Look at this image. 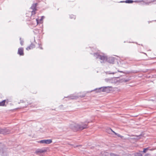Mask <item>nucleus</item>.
<instances>
[{"label":"nucleus","mask_w":156,"mask_h":156,"mask_svg":"<svg viewBox=\"0 0 156 156\" xmlns=\"http://www.w3.org/2000/svg\"><path fill=\"white\" fill-rule=\"evenodd\" d=\"M87 124L81 123V124H77L76 123H73L70 126V128L74 131H76L78 130H83V129L87 128Z\"/></svg>","instance_id":"obj_1"},{"label":"nucleus","mask_w":156,"mask_h":156,"mask_svg":"<svg viewBox=\"0 0 156 156\" xmlns=\"http://www.w3.org/2000/svg\"><path fill=\"white\" fill-rule=\"evenodd\" d=\"M112 87L111 86H107L101 87L98 89H96L97 92H100L101 91L108 93L112 90Z\"/></svg>","instance_id":"obj_2"},{"label":"nucleus","mask_w":156,"mask_h":156,"mask_svg":"<svg viewBox=\"0 0 156 156\" xmlns=\"http://www.w3.org/2000/svg\"><path fill=\"white\" fill-rule=\"evenodd\" d=\"M94 56L97 58H99L102 61L101 62H103L105 61L106 60L107 58L106 57L104 56H102L100 55L98 53H96L94 54Z\"/></svg>","instance_id":"obj_3"},{"label":"nucleus","mask_w":156,"mask_h":156,"mask_svg":"<svg viewBox=\"0 0 156 156\" xmlns=\"http://www.w3.org/2000/svg\"><path fill=\"white\" fill-rule=\"evenodd\" d=\"M52 142V140H41L38 141V143L40 144H49Z\"/></svg>","instance_id":"obj_4"},{"label":"nucleus","mask_w":156,"mask_h":156,"mask_svg":"<svg viewBox=\"0 0 156 156\" xmlns=\"http://www.w3.org/2000/svg\"><path fill=\"white\" fill-rule=\"evenodd\" d=\"M115 79L114 78H106L105 79V81L107 83H115Z\"/></svg>","instance_id":"obj_5"},{"label":"nucleus","mask_w":156,"mask_h":156,"mask_svg":"<svg viewBox=\"0 0 156 156\" xmlns=\"http://www.w3.org/2000/svg\"><path fill=\"white\" fill-rule=\"evenodd\" d=\"M46 150L44 148L39 149L36 151L35 153L37 154L42 153L46 152Z\"/></svg>","instance_id":"obj_6"},{"label":"nucleus","mask_w":156,"mask_h":156,"mask_svg":"<svg viewBox=\"0 0 156 156\" xmlns=\"http://www.w3.org/2000/svg\"><path fill=\"white\" fill-rule=\"evenodd\" d=\"M9 133V129H0V133L2 134L8 133Z\"/></svg>","instance_id":"obj_7"},{"label":"nucleus","mask_w":156,"mask_h":156,"mask_svg":"<svg viewBox=\"0 0 156 156\" xmlns=\"http://www.w3.org/2000/svg\"><path fill=\"white\" fill-rule=\"evenodd\" d=\"M18 54L20 55H24L23 53V48H20L18 49Z\"/></svg>","instance_id":"obj_8"},{"label":"nucleus","mask_w":156,"mask_h":156,"mask_svg":"<svg viewBox=\"0 0 156 156\" xmlns=\"http://www.w3.org/2000/svg\"><path fill=\"white\" fill-rule=\"evenodd\" d=\"M35 47L34 45L31 44L30 46L28 47L26 49L27 50H29L31 49H33Z\"/></svg>","instance_id":"obj_9"},{"label":"nucleus","mask_w":156,"mask_h":156,"mask_svg":"<svg viewBox=\"0 0 156 156\" xmlns=\"http://www.w3.org/2000/svg\"><path fill=\"white\" fill-rule=\"evenodd\" d=\"M37 5V4L35 3L33 4L31 6V8L33 10H36V7Z\"/></svg>","instance_id":"obj_10"},{"label":"nucleus","mask_w":156,"mask_h":156,"mask_svg":"<svg viewBox=\"0 0 156 156\" xmlns=\"http://www.w3.org/2000/svg\"><path fill=\"white\" fill-rule=\"evenodd\" d=\"M107 132L109 133H111V132H113L114 133H115L116 135H117V134L115 133L114 131H113L112 129H108Z\"/></svg>","instance_id":"obj_11"},{"label":"nucleus","mask_w":156,"mask_h":156,"mask_svg":"<svg viewBox=\"0 0 156 156\" xmlns=\"http://www.w3.org/2000/svg\"><path fill=\"white\" fill-rule=\"evenodd\" d=\"M6 101L5 100L1 102H0V106H3L5 105V103Z\"/></svg>","instance_id":"obj_12"},{"label":"nucleus","mask_w":156,"mask_h":156,"mask_svg":"<svg viewBox=\"0 0 156 156\" xmlns=\"http://www.w3.org/2000/svg\"><path fill=\"white\" fill-rule=\"evenodd\" d=\"M116 73V72H106V74H115V73Z\"/></svg>","instance_id":"obj_13"},{"label":"nucleus","mask_w":156,"mask_h":156,"mask_svg":"<svg viewBox=\"0 0 156 156\" xmlns=\"http://www.w3.org/2000/svg\"><path fill=\"white\" fill-rule=\"evenodd\" d=\"M125 2L126 3H131L133 2V1L132 0H126L125 1Z\"/></svg>","instance_id":"obj_14"},{"label":"nucleus","mask_w":156,"mask_h":156,"mask_svg":"<svg viewBox=\"0 0 156 156\" xmlns=\"http://www.w3.org/2000/svg\"><path fill=\"white\" fill-rule=\"evenodd\" d=\"M135 156H142V155L140 153H137L136 154Z\"/></svg>","instance_id":"obj_15"},{"label":"nucleus","mask_w":156,"mask_h":156,"mask_svg":"<svg viewBox=\"0 0 156 156\" xmlns=\"http://www.w3.org/2000/svg\"><path fill=\"white\" fill-rule=\"evenodd\" d=\"M36 10H32V12H31L32 15H34L35 14V11Z\"/></svg>","instance_id":"obj_16"},{"label":"nucleus","mask_w":156,"mask_h":156,"mask_svg":"<svg viewBox=\"0 0 156 156\" xmlns=\"http://www.w3.org/2000/svg\"><path fill=\"white\" fill-rule=\"evenodd\" d=\"M148 148H144L143 152L144 153H146V152L148 150Z\"/></svg>","instance_id":"obj_17"},{"label":"nucleus","mask_w":156,"mask_h":156,"mask_svg":"<svg viewBox=\"0 0 156 156\" xmlns=\"http://www.w3.org/2000/svg\"><path fill=\"white\" fill-rule=\"evenodd\" d=\"M20 43L21 45H23V41L21 40V38H20Z\"/></svg>","instance_id":"obj_18"},{"label":"nucleus","mask_w":156,"mask_h":156,"mask_svg":"<svg viewBox=\"0 0 156 156\" xmlns=\"http://www.w3.org/2000/svg\"><path fill=\"white\" fill-rule=\"evenodd\" d=\"M44 16H42L41 17V19L40 20V21H42L43 20V19H44Z\"/></svg>","instance_id":"obj_19"},{"label":"nucleus","mask_w":156,"mask_h":156,"mask_svg":"<svg viewBox=\"0 0 156 156\" xmlns=\"http://www.w3.org/2000/svg\"><path fill=\"white\" fill-rule=\"evenodd\" d=\"M36 21L37 22V24L38 23V22L37 19H36Z\"/></svg>","instance_id":"obj_20"},{"label":"nucleus","mask_w":156,"mask_h":156,"mask_svg":"<svg viewBox=\"0 0 156 156\" xmlns=\"http://www.w3.org/2000/svg\"><path fill=\"white\" fill-rule=\"evenodd\" d=\"M71 98L72 99H76V97H71Z\"/></svg>","instance_id":"obj_21"},{"label":"nucleus","mask_w":156,"mask_h":156,"mask_svg":"<svg viewBox=\"0 0 156 156\" xmlns=\"http://www.w3.org/2000/svg\"><path fill=\"white\" fill-rule=\"evenodd\" d=\"M3 151V149L2 148H0V151Z\"/></svg>","instance_id":"obj_22"},{"label":"nucleus","mask_w":156,"mask_h":156,"mask_svg":"<svg viewBox=\"0 0 156 156\" xmlns=\"http://www.w3.org/2000/svg\"><path fill=\"white\" fill-rule=\"evenodd\" d=\"M156 1V0H154L153 1H152V2H153L154 1Z\"/></svg>","instance_id":"obj_23"},{"label":"nucleus","mask_w":156,"mask_h":156,"mask_svg":"<svg viewBox=\"0 0 156 156\" xmlns=\"http://www.w3.org/2000/svg\"><path fill=\"white\" fill-rule=\"evenodd\" d=\"M118 72H120V73H122L123 72L122 71H118Z\"/></svg>","instance_id":"obj_24"},{"label":"nucleus","mask_w":156,"mask_h":156,"mask_svg":"<svg viewBox=\"0 0 156 156\" xmlns=\"http://www.w3.org/2000/svg\"><path fill=\"white\" fill-rule=\"evenodd\" d=\"M40 48H41V49H42V48H41V47H40Z\"/></svg>","instance_id":"obj_25"}]
</instances>
